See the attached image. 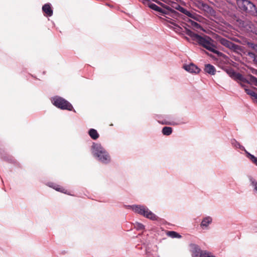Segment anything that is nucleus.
Returning <instances> with one entry per match:
<instances>
[{
  "label": "nucleus",
  "instance_id": "15",
  "mask_svg": "<svg viewBox=\"0 0 257 257\" xmlns=\"http://www.w3.org/2000/svg\"><path fill=\"white\" fill-rule=\"evenodd\" d=\"M211 222L212 218L210 217H206L202 220L200 225L202 228H206L208 225L211 223Z\"/></svg>",
  "mask_w": 257,
  "mask_h": 257
},
{
  "label": "nucleus",
  "instance_id": "17",
  "mask_svg": "<svg viewBox=\"0 0 257 257\" xmlns=\"http://www.w3.org/2000/svg\"><path fill=\"white\" fill-rule=\"evenodd\" d=\"M172 133V128L171 127L165 126L162 129V133L164 135L169 136Z\"/></svg>",
  "mask_w": 257,
  "mask_h": 257
},
{
  "label": "nucleus",
  "instance_id": "9",
  "mask_svg": "<svg viewBox=\"0 0 257 257\" xmlns=\"http://www.w3.org/2000/svg\"><path fill=\"white\" fill-rule=\"evenodd\" d=\"M183 68L187 71L192 73H198L200 71V69L193 63H191L189 65H184Z\"/></svg>",
  "mask_w": 257,
  "mask_h": 257
},
{
  "label": "nucleus",
  "instance_id": "16",
  "mask_svg": "<svg viewBox=\"0 0 257 257\" xmlns=\"http://www.w3.org/2000/svg\"><path fill=\"white\" fill-rule=\"evenodd\" d=\"M88 134L93 140H96L99 137L97 131L94 128H90L88 131Z\"/></svg>",
  "mask_w": 257,
  "mask_h": 257
},
{
  "label": "nucleus",
  "instance_id": "25",
  "mask_svg": "<svg viewBox=\"0 0 257 257\" xmlns=\"http://www.w3.org/2000/svg\"><path fill=\"white\" fill-rule=\"evenodd\" d=\"M249 47L257 53V44L250 43L249 44Z\"/></svg>",
  "mask_w": 257,
  "mask_h": 257
},
{
  "label": "nucleus",
  "instance_id": "7",
  "mask_svg": "<svg viewBox=\"0 0 257 257\" xmlns=\"http://www.w3.org/2000/svg\"><path fill=\"white\" fill-rule=\"evenodd\" d=\"M52 102L55 106L61 109L72 110L73 109V106L69 102L59 96L54 97L52 99Z\"/></svg>",
  "mask_w": 257,
  "mask_h": 257
},
{
  "label": "nucleus",
  "instance_id": "29",
  "mask_svg": "<svg viewBox=\"0 0 257 257\" xmlns=\"http://www.w3.org/2000/svg\"><path fill=\"white\" fill-rule=\"evenodd\" d=\"M253 98L254 99H255L256 100V102L257 103V93H256V94H255V95L253 96Z\"/></svg>",
  "mask_w": 257,
  "mask_h": 257
},
{
  "label": "nucleus",
  "instance_id": "19",
  "mask_svg": "<svg viewBox=\"0 0 257 257\" xmlns=\"http://www.w3.org/2000/svg\"><path fill=\"white\" fill-rule=\"evenodd\" d=\"M167 235L172 238H181V235L177 232L174 231H169L167 232Z\"/></svg>",
  "mask_w": 257,
  "mask_h": 257
},
{
  "label": "nucleus",
  "instance_id": "30",
  "mask_svg": "<svg viewBox=\"0 0 257 257\" xmlns=\"http://www.w3.org/2000/svg\"><path fill=\"white\" fill-rule=\"evenodd\" d=\"M253 61L257 63V56L256 55L254 57V59H253Z\"/></svg>",
  "mask_w": 257,
  "mask_h": 257
},
{
  "label": "nucleus",
  "instance_id": "13",
  "mask_svg": "<svg viewBox=\"0 0 257 257\" xmlns=\"http://www.w3.org/2000/svg\"><path fill=\"white\" fill-rule=\"evenodd\" d=\"M42 11L47 16L50 17L53 15V10L50 4H45L42 7Z\"/></svg>",
  "mask_w": 257,
  "mask_h": 257
},
{
  "label": "nucleus",
  "instance_id": "4",
  "mask_svg": "<svg viewBox=\"0 0 257 257\" xmlns=\"http://www.w3.org/2000/svg\"><path fill=\"white\" fill-rule=\"evenodd\" d=\"M237 5L240 11L246 16H257V8L249 1L241 0Z\"/></svg>",
  "mask_w": 257,
  "mask_h": 257
},
{
  "label": "nucleus",
  "instance_id": "20",
  "mask_svg": "<svg viewBox=\"0 0 257 257\" xmlns=\"http://www.w3.org/2000/svg\"><path fill=\"white\" fill-rule=\"evenodd\" d=\"M215 46L214 45V46H213L211 48V49L210 50V51L214 53V54H217V55L218 56H219V57H224L225 56V55L223 53H222V52H219V51L215 50Z\"/></svg>",
  "mask_w": 257,
  "mask_h": 257
},
{
  "label": "nucleus",
  "instance_id": "28",
  "mask_svg": "<svg viewBox=\"0 0 257 257\" xmlns=\"http://www.w3.org/2000/svg\"><path fill=\"white\" fill-rule=\"evenodd\" d=\"M252 183L254 184V189L256 191H257V182H253Z\"/></svg>",
  "mask_w": 257,
  "mask_h": 257
},
{
  "label": "nucleus",
  "instance_id": "24",
  "mask_svg": "<svg viewBox=\"0 0 257 257\" xmlns=\"http://www.w3.org/2000/svg\"><path fill=\"white\" fill-rule=\"evenodd\" d=\"M200 257H215L214 256L211 255V254L205 250H203L202 253L200 254Z\"/></svg>",
  "mask_w": 257,
  "mask_h": 257
},
{
  "label": "nucleus",
  "instance_id": "8",
  "mask_svg": "<svg viewBox=\"0 0 257 257\" xmlns=\"http://www.w3.org/2000/svg\"><path fill=\"white\" fill-rule=\"evenodd\" d=\"M190 247L192 257H198L199 256L200 257V254L203 250H201L199 246L195 244H191Z\"/></svg>",
  "mask_w": 257,
  "mask_h": 257
},
{
  "label": "nucleus",
  "instance_id": "6",
  "mask_svg": "<svg viewBox=\"0 0 257 257\" xmlns=\"http://www.w3.org/2000/svg\"><path fill=\"white\" fill-rule=\"evenodd\" d=\"M132 208L135 212L143 215L152 220H156L158 219V217L145 206L134 205L132 206Z\"/></svg>",
  "mask_w": 257,
  "mask_h": 257
},
{
  "label": "nucleus",
  "instance_id": "23",
  "mask_svg": "<svg viewBox=\"0 0 257 257\" xmlns=\"http://www.w3.org/2000/svg\"><path fill=\"white\" fill-rule=\"evenodd\" d=\"M135 228H136L137 230H142L145 229V226L142 223L136 222L135 224Z\"/></svg>",
  "mask_w": 257,
  "mask_h": 257
},
{
  "label": "nucleus",
  "instance_id": "5",
  "mask_svg": "<svg viewBox=\"0 0 257 257\" xmlns=\"http://www.w3.org/2000/svg\"><path fill=\"white\" fill-rule=\"evenodd\" d=\"M92 149L93 155L99 161L103 163H107L110 161V158L108 154L100 145L93 143Z\"/></svg>",
  "mask_w": 257,
  "mask_h": 257
},
{
  "label": "nucleus",
  "instance_id": "31",
  "mask_svg": "<svg viewBox=\"0 0 257 257\" xmlns=\"http://www.w3.org/2000/svg\"><path fill=\"white\" fill-rule=\"evenodd\" d=\"M236 4H238V2H240L241 0H236Z\"/></svg>",
  "mask_w": 257,
  "mask_h": 257
},
{
  "label": "nucleus",
  "instance_id": "22",
  "mask_svg": "<svg viewBox=\"0 0 257 257\" xmlns=\"http://www.w3.org/2000/svg\"><path fill=\"white\" fill-rule=\"evenodd\" d=\"M190 22V23L191 24V26L194 29H200V30H202L203 29L202 27L198 23H197V22H196L195 21H192V20H191Z\"/></svg>",
  "mask_w": 257,
  "mask_h": 257
},
{
  "label": "nucleus",
  "instance_id": "10",
  "mask_svg": "<svg viewBox=\"0 0 257 257\" xmlns=\"http://www.w3.org/2000/svg\"><path fill=\"white\" fill-rule=\"evenodd\" d=\"M234 80L239 84L240 86L244 89L245 92L248 95L253 97V96L255 95L256 93L255 92H254L252 90L248 88L244 84V82L243 81H240L239 80Z\"/></svg>",
  "mask_w": 257,
  "mask_h": 257
},
{
  "label": "nucleus",
  "instance_id": "32",
  "mask_svg": "<svg viewBox=\"0 0 257 257\" xmlns=\"http://www.w3.org/2000/svg\"><path fill=\"white\" fill-rule=\"evenodd\" d=\"M109 125H110V126H112V125H113V124L110 123V124H109Z\"/></svg>",
  "mask_w": 257,
  "mask_h": 257
},
{
  "label": "nucleus",
  "instance_id": "11",
  "mask_svg": "<svg viewBox=\"0 0 257 257\" xmlns=\"http://www.w3.org/2000/svg\"><path fill=\"white\" fill-rule=\"evenodd\" d=\"M220 43L230 49H236L237 47L236 45L224 38H222L220 40Z\"/></svg>",
  "mask_w": 257,
  "mask_h": 257
},
{
  "label": "nucleus",
  "instance_id": "3",
  "mask_svg": "<svg viewBox=\"0 0 257 257\" xmlns=\"http://www.w3.org/2000/svg\"><path fill=\"white\" fill-rule=\"evenodd\" d=\"M226 73L233 80H239L247 84H253L257 86V78L248 74L247 77H244L241 74L235 72L232 68L224 69Z\"/></svg>",
  "mask_w": 257,
  "mask_h": 257
},
{
  "label": "nucleus",
  "instance_id": "14",
  "mask_svg": "<svg viewBox=\"0 0 257 257\" xmlns=\"http://www.w3.org/2000/svg\"><path fill=\"white\" fill-rule=\"evenodd\" d=\"M197 7L200 9L206 12H208L210 10V7L207 4L204 3L201 1L198 2Z\"/></svg>",
  "mask_w": 257,
  "mask_h": 257
},
{
  "label": "nucleus",
  "instance_id": "2",
  "mask_svg": "<svg viewBox=\"0 0 257 257\" xmlns=\"http://www.w3.org/2000/svg\"><path fill=\"white\" fill-rule=\"evenodd\" d=\"M167 4V6L165 7L169 12H170L173 16L177 17L178 14L174 10H177L182 13L185 14L188 17L192 18L197 21L201 22L203 18L202 17L196 13L187 10L186 9L180 6L177 3L172 0H163Z\"/></svg>",
  "mask_w": 257,
  "mask_h": 257
},
{
  "label": "nucleus",
  "instance_id": "18",
  "mask_svg": "<svg viewBox=\"0 0 257 257\" xmlns=\"http://www.w3.org/2000/svg\"><path fill=\"white\" fill-rule=\"evenodd\" d=\"M51 187H52L54 189L56 190V191H59L65 194L67 193V190H66L65 188H63L62 187H61L59 185L51 186Z\"/></svg>",
  "mask_w": 257,
  "mask_h": 257
},
{
  "label": "nucleus",
  "instance_id": "21",
  "mask_svg": "<svg viewBox=\"0 0 257 257\" xmlns=\"http://www.w3.org/2000/svg\"><path fill=\"white\" fill-rule=\"evenodd\" d=\"M247 157L249 159V160L256 166H257V158L254 156L250 154L249 153H247Z\"/></svg>",
  "mask_w": 257,
  "mask_h": 257
},
{
  "label": "nucleus",
  "instance_id": "12",
  "mask_svg": "<svg viewBox=\"0 0 257 257\" xmlns=\"http://www.w3.org/2000/svg\"><path fill=\"white\" fill-rule=\"evenodd\" d=\"M204 70L206 73H208L211 75H215L216 73L215 68L214 66L210 64L205 65Z\"/></svg>",
  "mask_w": 257,
  "mask_h": 257
},
{
  "label": "nucleus",
  "instance_id": "27",
  "mask_svg": "<svg viewBox=\"0 0 257 257\" xmlns=\"http://www.w3.org/2000/svg\"><path fill=\"white\" fill-rule=\"evenodd\" d=\"M251 72L255 74V75H257V70L256 69H253V68H252L251 69Z\"/></svg>",
  "mask_w": 257,
  "mask_h": 257
},
{
  "label": "nucleus",
  "instance_id": "26",
  "mask_svg": "<svg viewBox=\"0 0 257 257\" xmlns=\"http://www.w3.org/2000/svg\"><path fill=\"white\" fill-rule=\"evenodd\" d=\"M248 55L251 58H253V59H254V57H255V55L254 53L253 52H249L248 53Z\"/></svg>",
  "mask_w": 257,
  "mask_h": 257
},
{
  "label": "nucleus",
  "instance_id": "1",
  "mask_svg": "<svg viewBox=\"0 0 257 257\" xmlns=\"http://www.w3.org/2000/svg\"><path fill=\"white\" fill-rule=\"evenodd\" d=\"M185 23H183L179 26L177 24H174L173 29L177 33L180 34H186L190 36L193 41L196 42L199 45L202 46L207 50L210 51L211 48L214 46L213 40L209 36L204 35L200 36L194 33L191 30L187 29Z\"/></svg>",
  "mask_w": 257,
  "mask_h": 257
}]
</instances>
